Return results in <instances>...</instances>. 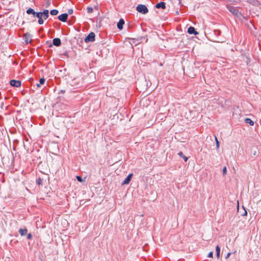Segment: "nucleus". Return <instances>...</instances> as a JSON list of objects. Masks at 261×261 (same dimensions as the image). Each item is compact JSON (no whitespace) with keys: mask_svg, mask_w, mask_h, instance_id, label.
<instances>
[{"mask_svg":"<svg viewBox=\"0 0 261 261\" xmlns=\"http://www.w3.org/2000/svg\"><path fill=\"white\" fill-rule=\"evenodd\" d=\"M188 33L189 34H194L195 35L198 34V32L195 31V29L193 27H190L188 29Z\"/></svg>","mask_w":261,"mask_h":261,"instance_id":"0eeeda50","label":"nucleus"},{"mask_svg":"<svg viewBox=\"0 0 261 261\" xmlns=\"http://www.w3.org/2000/svg\"><path fill=\"white\" fill-rule=\"evenodd\" d=\"M231 252H228V253L227 254L226 256H225V258H228V257H229L230 255L231 254Z\"/></svg>","mask_w":261,"mask_h":261,"instance_id":"c85d7f7f","label":"nucleus"},{"mask_svg":"<svg viewBox=\"0 0 261 261\" xmlns=\"http://www.w3.org/2000/svg\"><path fill=\"white\" fill-rule=\"evenodd\" d=\"M50 13L51 15H56L58 13V11L56 9H53L50 11Z\"/></svg>","mask_w":261,"mask_h":261,"instance_id":"6ab92c4d","label":"nucleus"},{"mask_svg":"<svg viewBox=\"0 0 261 261\" xmlns=\"http://www.w3.org/2000/svg\"><path fill=\"white\" fill-rule=\"evenodd\" d=\"M136 10L138 12L143 14H145L148 12V10L147 7L145 5L142 4L138 5L136 7Z\"/></svg>","mask_w":261,"mask_h":261,"instance_id":"f257e3e1","label":"nucleus"},{"mask_svg":"<svg viewBox=\"0 0 261 261\" xmlns=\"http://www.w3.org/2000/svg\"><path fill=\"white\" fill-rule=\"evenodd\" d=\"M173 250H178L179 249H175V248H173ZM180 250H182V248H181V249H179Z\"/></svg>","mask_w":261,"mask_h":261,"instance_id":"7c9ffc66","label":"nucleus"},{"mask_svg":"<svg viewBox=\"0 0 261 261\" xmlns=\"http://www.w3.org/2000/svg\"><path fill=\"white\" fill-rule=\"evenodd\" d=\"M246 123H249L250 125L253 126L254 125V122L250 118H246L245 120Z\"/></svg>","mask_w":261,"mask_h":261,"instance_id":"2eb2a0df","label":"nucleus"},{"mask_svg":"<svg viewBox=\"0 0 261 261\" xmlns=\"http://www.w3.org/2000/svg\"><path fill=\"white\" fill-rule=\"evenodd\" d=\"M216 253H217V258H219L220 257V248L219 247V246H216Z\"/></svg>","mask_w":261,"mask_h":261,"instance_id":"f3484780","label":"nucleus"},{"mask_svg":"<svg viewBox=\"0 0 261 261\" xmlns=\"http://www.w3.org/2000/svg\"><path fill=\"white\" fill-rule=\"evenodd\" d=\"M37 12H35L34 10L32 8H29L27 10V13L28 14H33L34 16H35Z\"/></svg>","mask_w":261,"mask_h":261,"instance_id":"ddd939ff","label":"nucleus"},{"mask_svg":"<svg viewBox=\"0 0 261 261\" xmlns=\"http://www.w3.org/2000/svg\"><path fill=\"white\" fill-rule=\"evenodd\" d=\"M35 16L38 18V23L40 24H42L44 22L43 20V15L41 12H37Z\"/></svg>","mask_w":261,"mask_h":261,"instance_id":"7ed1b4c3","label":"nucleus"},{"mask_svg":"<svg viewBox=\"0 0 261 261\" xmlns=\"http://www.w3.org/2000/svg\"><path fill=\"white\" fill-rule=\"evenodd\" d=\"M32 236L31 233H28L27 234V239H29V240L31 239L32 238Z\"/></svg>","mask_w":261,"mask_h":261,"instance_id":"bb28decb","label":"nucleus"},{"mask_svg":"<svg viewBox=\"0 0 261 261\" xmlns=\"http://www.w3.org/2000/svg\"><path fill=\"white\" fill-rule=\"evenodd\" d=\"M155 7L158 9L162 8L163 9H165L166 8V4L163 2H161L156 4Z\"/></svg>","mask_w":261,"mask_h":261,"instance_id":"6e6552de","label":"nucleus"},{"mask_svg":"<svg viewBox=\"0 0 261 261\" xmlns=\"http://www.w3.org/2000/svg\"><path fill=\"white\" fill-rule=\"evenodd\" d=\"M19 232L21 236H24L27 234L28 230L26 228H20Z\"/></svg>","mask_w":261,"mask_h":261,"instance_id":"9b49d317","label":"nucleus"},{"mask_svg":"<svg viewBox=\"0 0 261 261\" xmlns=\"http://www.w3.org/2000/svg\"><path fill=\"white\" fill-rule=\"evenodd\" d=\"M68 12L69 14H71L73 13V10L70 9L68 10Z\"/></svg>","mask_w":261,"mask_h":261,"instance_id":"cd10ccee","label":"nucleus"},{"mask_svg":"<svg viewBox=\"0 0 261 261\" xmlns=\"http://www.w3.org/2000/svg\"><path fill=\"white\" fill-rule=\"evenodd\" d=\"M124 24V21L123 20V19H120L117 23V28H118V29L122 30Z\"/></svg>","mask_w":261,"mask_h":261,"instance_id":"9d476101","label":"nucleus"},{"mask_svg":"<svg viewBox=\"0 0 261 261\" xmlns=\"http://www.w3.org/2000/svg\"><path fill=\"white\" fill-rule=\"evenodd\" d=\"M230 11L234 14H237V13H238V11L235 9H233V11L232 10H230Z\"/></svg>","mask_w":261,"mask_h":261,"instance_id":"393cba45","label":"nucleus"},{"mask_svg":"<svg viewBox=\"0 0 261 261\" xmlns=\"http://www.w3.org/2000/svg\"><path fill=\"white\" fill-rule=\"evenodd\" d=\"M222 172H223V176H225L226 174V173H227V168H226V166H224L223 168Z\"/></svg>","mask_w":261,"mask_h":261,"instance_id":"4be33fe9","label":"nucleus"},{"mask_svg":"<svg viewBox=\"0 0 261 261\" xmlns=\"http://www.w3.org/2000/svg\"><path fill=\"white\" fill-rule=\"evenodd\" d=\"M41 181V179H39V180L37 181V182H38V184H40Z\"/></svg>","mask_w":261,"mask_h":261,"instance_id":"c756f323","label":"nucleus"},{"mask_svg":"<svg viewBox=\"0 0 261 261\" xmlns=\"http://www.w3.org/2000/svg\"><path fill=\"white\" fill-rule=\"evenodd\" d=\"M76 179L77 180L79 181V182H82L83 181V179H82V178L80 176H76Z\"/></svg>","mask_w":261,"mask_h":261,"instance_id":"b1692460","label":"nucleus"},{"mask_svg":"<svg viewBox=\"0 0 261 261\" xmlns=\"http://www.w3.org/2000/svg\"><path fill=\"white\" fill-rule=\"evenodd\" d=\"M53 43L54 45L57 46H59L61 44V40L58 38L54 39L53 40Z\"/></svg>","mask_w":261,"mask_h":261,"instance_id":"1a4fd4ad","label":"nucleus"},{"mask_svg":"<svg viewBox=\"0 0 261 261\" xmlns=\"http://www.w3.org/2000/svg\"><path fill=\"white\" fill-rule=\"evenodd\" d=\"M95 9H98L97 6H95Z\"/></svg>","mask_w":261,"mask_h":261,"instance_id":"2f4dec72","label":"nucleus"},{"mask_svg":"<svg viewBox=\"0 0 261 261\" xmlns=\"http://www.w3.org/2000/svg\"><path fill=\"white\" fill-rule=\"evenodd\" d=\"M215 141L216 144V148L217 149H218L219 148V143L217 137H215Z\"/></svg>","mask_w":261,"mask_h":261,"instance_id":"5701e85b","label":"nucleus"},{"mask_svg":"<svg viewBox=\"0 0 261 261\" xmlns=\"http://www.w3.org/2000/svg\"><path fill=\"white\" fill-rule=\"evenodd\" d=\"M133 176V173H130L125 178V179L123 180L122 183V185H127L128 184L131 180V178Z\"/></svg>","mask_w":261,"mask_h":261,"instance_id":"423d86ee","label":"nucleus"},{"mask_svg":"<svg viewBox=\"0 0 261 261\" xmlns=\"http://www.w3.org/2000/svg\"><path fill=\"white\" fill-rule=\"evenodd\" d=\"M68 14L67 13H63L58 16V19L62 22H66Z\"/></svg>","mask_w":261,"mask_h":261,"instance_id":"39448f33","label":"nucleus"},{"mask_svg":"<svg viewBox=\"0 0 261 261\" xmlns=\"http://www.w3.org/2000/svg\"><path fill=\"white\" fill-rule=\"evenodd\" d=\"M87 10L88 13H91L93 11V9L91 7H88Z\"/></svg>","mask_w":261,"mask_h":261,"instance_id":"412c9836","label":"nucleus"},{"mask_svg":"<svg viewBox=\"0 0 261 261\" xmlns=\"http://www.w3.org/2000/svg\"><path fill=\"white\" fill-rule=\"evenodd\" d=\"M48 12H49L48 10H45L43 11V12H41L44 19H46L48 17Z\"/></svg>","mask_w":261,"mask_h":261,"instance_id":"f8f14e48","label":"nucleus"},{"mask_svg":"<svg viewBox=\"0 0 261 261\" xmlns=\"http://www.w3.org/2000/svg\"><path fill=\"white\" fill-rule=\"evenodd\" d=\"M178 154L180 157L182 158L185 162L187 161L188 158L185 155H184L181 151L178 152Z\"/></svg>","mask_w":261,"mask_h":261,"instance_id":"dca6fc26","label":"nucleus"},{"mask_svg":"<svg viewBox=\"0 0 261 261\" xmlns=\"http://www.w3.org/2000/svg\"><path fill=\"white\" fill-rule=\"evenodd\" d=\"M10 83L12 86L15 87H19L21 86V82L20 81L12 80L10 81Z\"/></svg>","mask_w":261,"mask_h":261,"instance_id":"20e7f679","label":"nucleus"},{"mask_svg":"<svg viewBox=\"0 0 261 261\" xmlns=\"http://www.w3.org/2000/svg\"><path fill=\"white\" fill-rule=\"evenodd\" d=\"M165 118H166V116H165L162 113H159L156 116V118L159 119L160 120H164Z\"/></svg>","mask_w":261,"mask_h":261,"instance_id":"4468645a","label":"nucleus"},{"mask_svg":"<svg viewBox=\"0 0 261 261\" xmlns=\"http://www.w3.org/2000/svg\"><path fill=\"white\" fill-rule=\"evenodd\" d=\"M95 34L93 32H91L85 38V42H92L95 40Z\"/></svg>","mask_w":261,"mask_h":261,"instance_id":"f03ea898","label":"nucleus"},{"mask_svg":"<svg viewBox=\"0 0 261 261\" xmlns=\"http://www.w3.org/2000/svg\"><path fill=\"white\" fill-rule=\"evenodd\" d=\"M25 42L28 43L29 42H30L31 41V37L30 35L27 36V34L25 35Z\"/></svg>","mask_w":261,"mask_h":261,"instance_id":"aec40b11","label":"nucleus"},{"mask_svg":"<svg viewBox=\"0 0 261 261\" xmlns=\"http://www.w3.org/2000/svg\"><path fill=\"white\" fill-rule=\"evenodd\" d=\"M45 82V79L44 78H41L39 80V83L37 84V87H40L41 85H42Z\"/></svg>","mask_w":261,"mask_h":261,"instance_id":"a211bd4d","label":"nucleus"},{"mask_svg":"<svg viewBox=\"0 0 261 261\" xmlns=\"http://www.w3.org/2000/svg\"><path fill=\"white\" fill-rule=\"evenodd\" d=\"M213 251H211L209 252V253L207 255V257H213Z\"/></svg>","mask_w":261,"mask_h":261,"instance_id":"a878e982","label":"nucleus"}]
</instances>
